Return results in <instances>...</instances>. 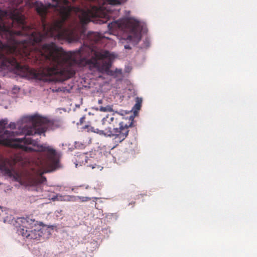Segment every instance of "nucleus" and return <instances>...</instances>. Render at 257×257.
<instances>
[{
  "mask_svg": "<svg viewBox=\"0 0 257 257\" xmlns=\"http://www.w3.org/2000/svg\"><path fill=\"white\" fill-rule=\"evenodd\" d=\"M99 4V7L90 6L89 8L85 9H76V15L78 17V20L71 22L69 25L68 31L71 32L70 36L74 37L75 39L72 41L63 40L69 43L77 41L79 38L80 34L83 33L84 31V25L92 21L95 22V19L102 18L104 20H100L99 23H105L107 20L111 17H114L115 14L118 12L115 10L113 8L115 5L120 4L125 0H96Z\"/></svg>",
  "mask_w": 257,
  "mask_h": 257,
  "instance_id": "3",
  "label": "nucleus"
},
{
  "mask_svg": "<svg viewBox=\"0 0 257 257\" xmlns=\"http://www.w3.org/2000/svg\"><path fill=\"white\" fill-rule=\"evenodd\" d=\"M17 223L19 224L18 233L29 240H41L50 234L49 227L30 217L18 218Z\"/></svg>",
  "mask_w": 257,
  "mask_h": 257,
  "instance_id": "5",
  "label": "nucleus"
},
{
  "mask_svg": "<svg viewBox=\"0 0 257 257\" xmlns=\"http://www.w3.org/2000/svg\"><path fill=\"white\" fill-rule=\"evenodd\" d=\"M123 118V114L115 111L112 114H108L102 119V125L103 129L110 128L113 136H108L113 138L116 142L120 143L128 135V126L124 122L120 121Z\"/></svg>",
  "mask_w": 257,
  "mask_h": 257,
  "instance_id": "6",
  "label": "nucleus"
},
{
  "mask_svg": "<svg viewBox=\"0 0 257 257\" xmlns=\"http://www.w3.org/2000/svg\"><path fill=\"white\" fill-rule=\"evenodd\" d=\"M72 196L73 201L85 202L90 200V198L88 197Z\"/></svg>",
  "mask_w": 257,
  "mask_h": 257,
  "instance_id": "9",
  "label": "nucleus"
},
{
  "mask_svg": "<svg viewBox=\"0 0 257 257\" xmlns=\"http://www.w3.org/2000/svg\"><path fill=\"white\" fill-rule=\"evenodd\" d=\"M75 166H76V167H77L78 164H77V163H76V164H75Z\"/></svg>",
  "mask_w": 257,
  "mask_h": 257,
  "instance_id": "20",
  "label": "nucleus"
},
{
  "mask_svg": "<svg viewBox=\"0 0 257 257\" xmlns=\"http://www.w3.org/2000/svg\"><path fill=\"white\" fill-rule=\"evenodd\" d=\"M98 102L99 104H101L102 102V100H99Z\"/></svg>",
  "mask_w": 257,
  "mask_h": 257,
  "instance_id": "16",
  "label": "nucleus"
},
{
  "mask_svg": "<svg viewBox=\"0 0 257 257\" xmlns=\"http://www.w3.org/2000/svg\"><path fill=\"white\" fill-rule=\"evenodd\" d=\"M124 47L125 49H131V47L130 45H124Z\"/></svg>",
  "mask_w": 257,
  "mask_h": 257,
  "instance_id": "14",
  "label": "nucleus"
},
{
  "mask_svg": "<svg viewBox=\"0 0 257 257\" xmlns=\"http://www.w3.org/2000/svg\"><path fill=\"white\" fill-rule=\"evenodd\" d=\"M83 119V117H82V118H81V119H80L81 122H82V119Z\"/></svg>",
  "mask_w": 257,
  "mask_h": 257,
  "instance_id": "19",
  "label": "nucleus"
},
{
  "mask_svg": "<svg viewBox=\"0 0 257 257\" xmlns=\"http://www.w3.org/2000/svg\"><path fill=\"white\" fill-rule=\"evenodd\" d=\"M128 14L130 12H127ZM128 14H126L124 19L113 21L108 25L110 29H121L124 31V34L119 42L124 44L126 41L133 45H136L141 38L142 31H145L144 24L138 21L134 18L128 17Z\"/></svg>",
  "mask_w": 257,
  "mask_h": 257,
  "instance_id": "4",
  "label": "nucleus"
},
{
  "mask_svg": "<svg viewBox=\"0 0 257 257\" xmlns=\"http://www.w3.org/2000/svg\"><path fill=\"white\" fill-rule=\"evenodd\" d=\"M75 2L76 0H71ZM26 5L35 8L42 18V33L28 26L25 17L16 8L0 10V66L28 79L46 82L63 81L75 74V67L88 66L106 72L115 57L113 53L95 47L84 45L75 51H65L54 43L42 46L40 41L52 37L61 41H72L71 32L64 21L76 9L68 0H52V3H33L25 0ZM75 37V36H74Z\"/></svg>",
  "mask_w": 257,
  "mask_h": 257,
  "instance_id": "1",
  "label": "nucleus"
},
{
  "mask_svg": "<svg viewBox=\"0 0 257 257\" xmlns=\"http://www.w3.org/2000/svg\"><path fill=\"white\" fill-rule=\"evenodd\" d=\"M52 200H58V201H70L72 200V196H63L61 195L58 194L56 196V197L52 198Z\"/></svg>",
  "mask_w": 257,
  "mask_h": 257,
  "instance_id": "8",
  "label": "nucleus"
},
{
  "mask_svg": "<svg viewBox=\"0 0 257 257\" xmlns=\"http://www.w3.org/2000/svg\"><path fill=\"white\" fill-rule=\"evenodd\" d=\"M8 122L7 119L0 120V145L20 149L27 152L39 153V157L33 162L35 165L33 171L20 174H26L31 178L24 179L29 184L28 186H25L26 188L32 191H40L41 184L46 181V178L42 174L49 172L51 169L57 165L58 161L55 150L46 144L40 145L30 138L20 139L17 137L23 135L26 136L41 135L47 130H54L59 125L56 122L38 114L23 116L17 123L11 122L9 124L12 131L4 132Z\"/></svg>",
  "mask_w": 257,
  "mask_h": 257,
  "instance_id": "2",
  "label": "nucleus"
},
{
  "mask_svg": "<svg viewBox=\"0 0 257 257\" xmlns=\"http://www.w3.org/2000/svg\"><path fill=\"white\" fill-rule=\"evenodd\" d=\"M80 158H81V159H86V156L85 155H81Z\"/></svg>",
  "mask_w": 257,
  "mask_h": 257,
  "instance_id": "15",
  "label": "nucleus"
},
{
  "mask_svg": "<svg viewBox=\"0 0 257 257\" xmlns=\"http://www.w3.org/2000/svg\"><path fill=\"white\" fill-rule=\"evenodd\" d=\"M88 131L106 137L113 136V134L111 133L110 128L108 127H107L105 129L103 128L102 130H100L94 127L90 126L88 129Z\"/></svg>",
  "mask_w": 257,
  "mask_h": 257,
  "instance_id": "7",
  "label": "nucleus"
},
{
  "mask_svg": "<svg viewBox=\"0 0 257 257\" xmlns=\"http://www.w3.org/2000/svg\"><path fill=\"white\" fill-rule=\"evenodd\" d=\"M22 2V0H20V1L15 0L13 2V3H14V5H18V4H20Z\"/></svg>",
  "mask_w": 257,
  "mask_h": 257,
  "instance_id": "12",
  "label": "nucleus"
},
{
  "mask_svg": "<svg viewBox=\"0 0 257 257\" xmlns=\"http://www.w3.org/2000/svg\"><path fill=\"white\" fill-rule=\"evenodd\" d=\"M141 107V101L140 102L139 100H138L137 102L136 103V104L134 106V108L135 109V111L136 110H138L140 109Z\"/></svg>",
  "mask_w": 257,
  "mask_h": 257,
  "instance_id": "11",
  "label": "nucleus"
},
{
  "mask_svg": "<svg viewBox=\"0 0 257 257\" xmlns=\"http://www.w3.org/2000/svg\"><path fill=\"white\" fill-rule=\"evenodd\" d=\"M99 110L100 111H102V112H106V111L112 112V111H113L112 108L110 105H107L106 106H105V107L101 106L99 108Z\"/></svg>",
  "mask_w": 257,
  "mask_h": 257,
  "instance_id": "10",
  "label": "nucleus"
},
{
  "mask_svg": "<svg viewBox=\"0 0 257 257\" xmlns=\"http://www.w3.org/2000/svg\"><path fill=\"white\" fill-rule=\"evenodd\" d=\"M131 124H132V122H131V124L129 125H127V124H126L128 126V127L129 126H130L131 125Z\"/></svg>",
  "mask_w": 257,
  "mask_h": 257,
  "instance_id": "17",
  "label": "nucleus"
},
{
  "mask_svg": "<svg viewBox=\"0 0 257 257\" xmlns=\"http://www.w3.org/2000/svg\"><path fill=\"white\" fill-rule=\"evenodd\" d=\"M4 214V211L3 210L2 208L0 207V217L3 215Z\"/></svg>",
  "mask_w": 257,
  "mask_h": 257,
  "instance_id": "13",
  "label": "nucleus"
},
{
  "mask_svg": "<svg viewBox=\"0 0 257 257\" xmlns=\"http://www.w3.org/2000/svg\"><path fill=\"white\" fill-rule=\"evenodd\" d=\"M130 118V119L133 120V116H131Z\"/></svg>",
  "mask_w": 257,
  "mask_h": 257,
  "instance_id": "18",
  "label": "nucleus"
}]
</instances>
